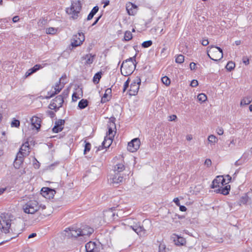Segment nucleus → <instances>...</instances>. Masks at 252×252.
Here are the masks:
<instances>
[{"label":"nucleus","mask_w":252,"mask_h":252,"mask_svg":"<svg viewBox=\"0 0 252 252\" xmlns=\"http://www.w3.org/2000/svg\"><path fill=\"white\" fill-rule=\"evenodd\" d=\"M136 55L124 61L121 67V72L123 75L127 76L131 75L136 67Z\"/></svg>","instance_id":"nucleus-1"},{"label":"nucleus","mask_w":252,"mask_h":252,"mask_svg":"<svg viewBox=\"0 0 252 252\" xmlns=\"http://www.w3.org/2000/svg\"><path fill=\"white\" fill-rule=\"evenodd\" d=\"M45 209V206L39 205L38 202L35 200H30L27 202L23 207L24 212L26 214H33L39 209Z\"/></svg>","instance_id":"nucleus-2"},{"label":"nucleus","mask_w":252,"mask_h":252,"mask_svg":"<svg viewBox=\"0 0 252 252\" xmlns=\"http://www.w3.org/2000/svg\"><path fill=\"white\" fill-rule=\"evenodd\" d=\"M81 7V3L79 0H72L70 7L66 9V12L71 15L72 19H76L78 17Z\"/></svg>","instance_id":"nucleus-3"},{"label":"nucleus","mask_w":252,"mask_h":252,"mask_svg":"<svg viewBox=\"0 0 252 252\" xmlns=\"http://www.w3.org/2000/svg\"><path fill=\"white\" fill-rule=\"evenodd\" d=\"M11 219L8 214H2L0 216V230L5 233L9 232L11 226Z\"/></svg>","instance_id":"nucleus-4"},{"label":"nucleus","mask_w":252,"mask_h":252,"mask_svg":"<svg viewBox=\"0 0 252 252\" xmlns=\"http://www.w3.org/2000/svg\"><path fill=\"white\" fill-rule=\"evenodd\" d=\"M210 47V53L213 56L212 60L218 61L223 57L222 50L218 47L211 46Z\"/></svg>","instance_id":"nucleus-5"},{"label":"nucleus","mask_w":252,"mask_h":252,"mask_svg":"<svg viewBox=\"0 0 252 252\" xmlns=\"http://www.w3.org/2000/svg\"><path fill=\"white\" fill-rule=\"evenodd\" d=\"M141 82L140 78L137 76L131 83L128 91L130 95H135L137 94L139 89V86L141 84Z\"/></svg>","instance_id":"nucleus-6"},{"label":"nucleus","mask_w":252,"mask_h":252,"mask_svg":"<svg viewBox=\"0 0 252 252\" xmlns=\"http://www.w3.org/2000/svg\"><path fill=\"white\" fill-rule=\"evenodd\" d=\"M64 235L68 238H76L80 237V228L77 227H69L64 230Z\"/></svg>","instance_id":"nucleus-7"},{"label":"nucleus","mask_w":252,"mask_h":252,"mask_svg":"<svg viewBox=\"0 0 252 252\" xmlns=\"http://www.w3.org/2000/svg\"><path fill=\"white\" fill-rule=\"evenodd\" d=\"M85 40V36L82 32H79L74 35L71 39V45L73 47H76L82 44Z\"/></svg>","instance_id":"nucleus-8"},{"label":"nucleus","mask_w":252,"mask_h":252,"mask_svg":"<svg viewBox=\"0 0 252 252\" xmlns=\"http://www.w3.org/2000/svg\"><path fill=\"white\" fill-rule=\"evenodd\" d=\"M66 75L63 76L60 79L58 83H57V84L55 85V87L54 88L55 89V92L54 93H52V94H50L48 96H46L45 97L46 99H49L52 97H53L55 94H58L59 93L61 90L63 89V88L64 87V85L66 83V82H63L61 83V80H63L64 79H66Z\"/></svg>","instance_id":"nucleus-9"},{"label":"nucleus","mask_w":252,"mask_h":252,"mask_svg":"<svg viewBox=\"0 0 252 252\" xmlns=\"http://www.w3.org/2000/svg\"><path fill=\"white\" fill-rule=\"evenodd\" d=\"M140 145L139 139L134 138L128 143L127 150L130 152H135L139 148Z\"/></svg>","instance_id":"nucleus-10"},{"label":"nucleus","mask_w":252,"mask_h":252,"mask_svg":"<svg viewBox=\"0 0 252 252\" xmlns=\"http://www.w3.org/2000/svg\"><path fill=\"white\" fill-rule=\"evenodd\" d=\"M56 191L54 189H51L49 188H43L41 189V194L46 198H53Z\"/></svg>","instance_id":"nucleus-11"},{"label":"nucleus","mask_w":252,"mask_h":252,"mask_svg":"<svg viewBox=\"0 0 252 252\" xmlns=\"http://www.w3.org/2000/svg\"><path fill=\"white\" fill-rule=\"evenodd\" d=\"M109 180L110 183L117 185L123 182L124 180V176L121 173H114L113 175H111L110 176Z\"/></svg>","instance_id":"nucleus-12"},{"label":"nucleus","mask_w":252,"mask_h":252,"mask_svg":"<svg viewBox=\"0 0 252 252\" xmlns=\"http://www.w3.org/2000/svg\"><path fill=\"white\" fill-rule=\"evenodd\" d=\"M86 252H99V248L97 247L95 243L90 241L85 245Z\"/></svg>","instance_id":"nucleus-13"},{"label":"nucleus","mask_w":252,"mask_h":252,"mask_svg":"<svg viewBox=\"0 0 252 252\" xmlns=\"http://www.w3.org/2000/svg\"><path fill=\"white\" fill-rule=\"evenodd\" d=\"M137 5L130 2H128L126 4V9L129 15H135L137 13Z\"/></svg>","instance_id":"nucleus-14"},{"label":"nucleus","mask_w":252,"mask_h":252,"mask_svg":"<svg viewBox=\"0 0 252 252\" xmlns=\"http://www.w3.org/2000/svg\"><path fill=\"white\" fill-rule=\"evenodd\" d=\"M130 227L140 236H143L146 234V230L144 228L143 226H141L139 224L130 225Z\"/></svg>","instance_id":"nucleus-15"},{"label":"nucleus","mask_w":252,"mask_h":252,"mask_svg":"<svg viewBox=\"0 0 252 252\" xmlns=\"http://www.w3.org/2000/svg\"><path fill=\"white\" fill-rule=\"evenodd\" d=\"M113 138L109 137L108 136H106L104 138V141L102 143V145L99 146L97 151L101 150L103 148H109L112 143Z\"/></svg>","instance_id":"nucleus-16"},{"label":"nucleus","mask_w":252,"mask_h":252,"mask_svg":"<svg viewBox=\"0 0 252 252\" xmlns=\"http://www.w3.org/2000/svg\"><path fill=\"white\" fill-rule=\"evenodd\" d=\"M65 121L63 120H59L55 122V125L52 128V130L55 133H58L61 131L63 128V125Z\"/></svg>","instance_id":"nucleus-17"},{"label":"nucleus","mask_w":252,"mask_h":252,"mask_svg":"<svg viewBox=\"0 0 252 252\" xmlns=\"http://www.w3.org/2000/svg\"><path fill=\"white\" fill-rule=\"evenodd\" d=\"M80 237L85 239L86 237L89 236L94 232V229L89 226H86L83 229H80Z\"/></svg>","instance_id":"nucleus-18"},{"label":"nucleus","mask_w":252,"mask_h":252,"mask_svg":"<svg viewBox=\"0 0 252 252\" xmlns=\"http://www.w3.org/2000/svg\"><path fill=\"white\" fill-rule=\"evenodd\" d=\"M108 131L107 133V135L109 137L113 138L114 137L116 131L114 129H116L115 124L114 122L110 121L108 124Z\"/></svg>","instance_id":"nucleus-19"},{"label":"nucleus","mask_w":252,"mask_h":252,"mask_svg":"<svg viewBox=\"0 0 252 252\" xmlns=\"http://www.w3.org/2000/svg\"><path fill=\"white\" fill-rule=\"evenodd\" d=\"M95 56L91 54H87L82 57V60L85 61L84 64L86 65H90L93 63Z\"/></svg>","instance_id":"nucleus-20"},{"label":"nucleus","mask_w":252,"mask_h":252,"mask_svg":"<svg viewBox=\"0 0 252 252\" xmlns=\"http://www.w3.org/2000/svg\"><path fill=\"white\" fill-rule=\"evenodd\" d=\"M172 239L176 245H184L186 243V240L182 237L174 234L172 236Z\"/></svg>","instance_id":"nucleus-21"},{"label":"nucleus","mask_w":252,"mask_h":252,"mask_svg":"<svg viewBox=\"0 0 252 252\" xmlns=\"http://www.w3.org/2000/svg\"><path fill=\"white\" fill-rule=\"evenodd\" d=\"M32 125L35 127L36 129H39L40 128L41 119L36 116L32 117L31 119Z\"/></svg>","instance_id":"nucleus-22"},{"label":"nucleus","mask_w":252,"mask_h":252,"mask_svg":"<svg viewBox=\"0 0 252 252\" xmlns=\"http://www.w3.org/2000/svg\"><path fill=\"white\" fill-rule=\"evenodd\" d=\"M223 180V176H217L216 179H215L212 183L211 188L212 189H215L217 187H220V182Z\"/></svg>","instance_id":"nucleus-23"},{"label":"nucleus","mask_w":252,"mask_h":252,"mask_svg":"<svg viewBox=\"0 0 252 252\" xmlns=\"http://www.w3.org/2000/svg\"><path fill=\"white\" fill-rule=\"evenodd\" d=\"M125 169V166L123 162L116 164L113 167L114 173H121Z\"/></svg>","instance_id":"nucleus-24"},{"label":"nucleus","mask_w":252,"mask_h":252,"mask_svg":"<svg viewBox=\"0 0 252 252\" xmlns=\"http://www.w3.org/2000/svg\"><path fill=\"white\" fill-rule=\"evenodd\" d=\"M52 101L56 104V105L58 106V108H60L62 107V104L64 102L63 97V95H59Z\"/></svg>","instance_id":"nucleus-25"},{"label":"nucleus","mask_w":252,"mask_h":252,"mask_svg":"<svg viewBox=\"0 0 252 252\" xmlns=\"http://www.w3.org/2000/svg\"><path fill=\"white\" fill-rule=\"evenodd\" d=\"M230 189V185L226 186L225 187H222V186H220V188H219L218 190V192L220 193L223 195H227L229 194V190Z\"/></svg>","instance_id":"nucleus-26"},{"label":"nucleus","mask_w":252,"mask_h":252,"mask_svg":"<svg viewBox=\"0 0 252 252\" xmlns=\"http://www.w3.org/2000/svg\"><path fill=\"white\" fill-rule=\"evenodd\" d=\"M20 150L25 153V155H29L30 153V146L28 142H26L22 145Z\"/></svg>","instance_id":"nucleus-27"},{"label":"nucleus","mask_w":252,"mask_h":252,"mask_svg":"<svg viewBox=\"0 0 252 252\" xmlns=\"http://www.w3.org/2000/svg\"><path fill=\"white\" fill-rule=\"evenodd\" d=\"M99 8L97 6H94L91 10L87 17V20H91L94 15L98 12Z\"/></svg>","instance_id":"nucleus-28"},{"label":"nucleus","mask_w":252,"mask_h":252,"mask_svg":"<svg viewBox=\"0 0 252 252\" xmlns=\"http://www.w3.org/2000/svg\"><path fill=\"white\" fill-rule=\"evenodd\" d=\"M252 100V99L251 96L245 97L241 100L240 105L243 106L248 105L251 102Z\"/></svg>","instance_id":"nucleus-29"},{"label":"nucleus","mask_w":252,"mask_h":252,"mask_svg":"<svg viewBox=\"0 0 252 252\" xmlns=\"http://www.w3.org/2000/svg\"><path fill=\"white\" fill-rule=\"evenodd\" d=\"M88 104V101L87 99H81L78 103V107L80 109H84L86 108Z\"/></svg>","instance_id":"nucleus-30"},{"label":"nucleus","mask_w":252,"mask_h":252,"mask_svg":"<svg viewBox=\"0 0 252 252\" xmlns=\"http://www.w3.org/2000/svg\"><path fill=\"white\" fill-rule=\"evenodd\" d=\"M208 140L210 143L214 145L218 141V138L214 135H210L208 137Z\"/></svg>","instance_id":"nucleus-31"},{"label":"nucleus","mask_w":252,"mask_h":252,"mask_svg":"<svg viewBox=\"0 0 252 252\" xmlns=\"http://www.w3.org/2000/svg\"><path fill=\"white\" fill-rule=\"evenodd\" d=\"M23 161L24 160H23L17 159V158H15L13 163L14 167L16 169H19L21 165L23 163Z\"/></svg>","instance_id":"nucleus-32"},{"label":"nucleus","mask_w":252,"mask_h":252,"mask_svg":"<svg viewBox=\"0 0 252 252\" xmlns=\"http://www.w3.org/2000/svg\"><path fill=\"white\" fill-rule=\"evenodd\" d=\"M23 161L24 160H23L17 159V158H15L13 163L14 167L16 169H19L21 165L23 163Z\"/></svg>","instance_id":"nucleus-33"},{"label":"nucleus","mask_w":252,"mask_h":252,"mask_svg":"<svg viewBox=\"0 0 252 252\" xmlns=\"http://www.w3.org/2000/svg\"><path fill=\"white\" fill-rule=\"evenodd\" d=\"M101 72H97L94 76L93 81L95 84H97L99 82V81L101 77Z\"/></svg>","instance_id":"nucleus-34"},{"label":"nucleus","mask_w":252,"mask_h":252,"mask_svg":"<svg viewBox=\"0 0 252 252\" xmlns=\"http://www.w3.org/2000/svg\"><path fill=\"white\" fill-rule=\"evenodd\" d=\"M132 38V34L130 31H126L125 33L124 39L126 41H129Z\"/></svg>","instance_id":"nucleus-35"},{"label":"nucleus","mask_w":252,"mask_h":252,"mask_svg":"<svg viewBox=\"0 0 252 252\" xmlns=\"http://www.w3.org/2000/svg\"><path fill=\"white\" fill-rule=\"evenodd\" d=\"M207 96L204 94H200L197 96L198 100L201 103L205 102L207 100Z\"/></svg>","instance_id":"nucleus-36"},{"label":"nucleus","mask_w":252,"mask_h":252,"mask_svg":"<svg viewBox=\"0 0 252 252\" xmlns=\"http://www.w3.org/2000/svg\"><path fill=\"white\" fill-rule=\"evenodd\" d=\"M184 56L183 55L180 54L177 56L175 61L177 63H182L184 61Z\"/></svg>","instance_id":"nucleus-37"},{"label":"nucleus","mask_w":252,"mask_h":252,"mask_svg":"<svg viewBox=\"0 0 252 252\" xmlns=\"http://www.w3.org/2000/svg\"><path fill=\"white\" fill-rule=\"evenodd\" d=\"M57 32V30L54 28L50 27L46 29V32L47 34H54Z\"/></svg>","instance_id":"nucleus-38"},{"label":"nucleus","mask_w":252,"mask_h":252,"mask_svg":"<svg viewBox=\"0 0 252 252\" xmlns=\"http://www.w3.org/2000/svg\"><path fill=\"white\" fill-rule=\"evenodd\" d=\"M235 66V64L233 62H229L227 63L225 67L228 70L231 71L234 68Z\"/></svg>","instance_id":"nucleus-39"},{"label":"nucleus","mask_w":252,"mask_h":252,"mask_svg":"<svg viewBox=\"0 0 252 252\" xmlns=\"http://www.w3.org/2000/svg\"><path fill=\"white\" fill-rule=\"evenodd\" d=\"M27 156L28 155H25V153L20 150L16 156V158L24 160V157Z\"/></svg>","instance_id":"nucleus-40"},{"label":"nucleus","mask_w":252,"mask_h":252,"mask_svg":"<svg viewBox=\"0 0 252 252\" xmlns=\"http://www.w3.org/2000/svg\"><path fill=\"white\" fill-rule=\"evenodd\" d=\"M85 149L84 150V154H86L87 152H89L90 151L91 148V145L89 142H87L85 141Z\"/></svg>","instance_id":"nucleus-41"},{"label":"nucleus","mask_w":252,"mask_h":252,"mask_svg":"<svg viewBox=\"0 0 252 252\" xmlns=\"http://www.w3.org/2000/svg\"><path fill=\"white\" fill-rule=\"evenodd\" d=\"M161 81L166 86H168L170 84V80L166 76L162 77Z\"/></svg>","instance_id":"nucleus-42"},{"label":"nucleus","mask_w":252,"mask_h":252,"mask_svg":"<svg viewBox=\"0 0 252 252\" xmlns=\"http://www.w3.org/2000/svg\"><path fill=\"white\" fill-rule=\"evenodd\" d=\"M152 41L151 40H147L144 41L142 44V46L144 48H148L152 45Z\"/></svg>","instance_id":"nucleus-43"},{"label":"nucleus","mask_w":252,"mask_h":252,"mask_svg":"<svg viewBox=\"0 0 252 252\" xmlns=\"http://www.w3.org/2000/svg\"><path fill=\"white\" fill-rule=\"evenodd\" d=\"M11 126L12 127H17L20 126V121L16 119H13L11 122Z\"/></svg>","instance_id":"nucleus-44"},{"label":"nucleus","mask_w":252,"mask_h":252,"mask_svg":"<svg viewBox=\"0 0 252 252\" xmlns=\"http://www.w3.org/2000/svg\"><path fill=\"white\" fill-rule=\"evenodd\" d=\"M129 80H130L129 78H128L127 80L125 82L124 86H123V93H124L126 90L127 88L128 87L129 84Z\"/></svg>","instance_id":"nucleus-45"},{"label":"nucleus","mask_w":252,"mask_h":252,"mask_svg":"<svg viewBox=\"0 0 252 252\" xmlns=\"http://www.w3.org/2000/svg\"><path fill=\"white\" fill-rule=\"evenodd\" d=\"M42 67H43V66L40 64H36L31 69H32L33 72L34 73V72H36L37 70H38L39 69L42 68Z\"/></svg>","instance_id":"nucleus-46"},{"label":"nucleus","mask_w":252,"mask_h":252,"mask_svg":"<svg viewBox=\"0 0 252 252\" xmlns=\"http://www.w3.org/2000/svg\"><path fill=\"white\" fill-rule=\"evenodd\" d=\"M49 108L50 109H55L56 108H58V106L56 105V104L55 103H54V102H53L52 101V102L50 104L49 106Z\"/></svg>","instance_id":"nucleus-47"},{"label":"nucleus","mask_w":252,"mask_h":252,"mask_svg":"<svg viewBox=\"0 0 252 252\" xmlns=\"http://www.w3.org/2000/svg\"><path fill=\"white\" fill-rule=\"evenodd\" d=\"M80 97L79 96L77 95V94L76 93H74L72 96V100L73 101H76L77 99H79Z\"/></svg>","instance_id":"nucleus-48"},{"label":"nucleus","mask_w":252,"mask_h":252,"mask_svg":"<svg viewBox=\"0 0 252 252\" xmlns=\"http://www.w3.org/2000/svg\"><path fill=\"white\" fill-rule=\"evenodd\" d=\"M205 165L207 166V167H209L212 164V161L210 159H206L204 162Z\"/></svg>","instance_id":"nucleus-49"},{"label":"nucleus","mask_w":252,"mask_h":252,"mask_svg":"<svg viewBox=\"0 0 252 252\" xmlns=\"http://www.w3.org/2000/svg\"><path fill=\"white\" fill-rule=\"evenodd\" d=\"M177 119V116L175 115H170L168 117V121H175Z\"/></svg>","instance_id":"nucleus-50"},{"label":"nucleus","mask_w":252,"mask_h":252,"mask_svg":"<svg viewBox=\"0 0 252 252\" xmlns=\"http://www.w3.org/2000/svg\"><path fill=\"white\" fill-rule=\"evenodd\" d=\"M198 81L196 80H193L190 83V86L192 87H195L198 85Z\"/></svg>","instance_id":"nucleus-51"},{"label":"nucleus","mask_w":252,"mask_h":252,"mask_svg":"<svg viewBox=\"0 0 252 252\" xmlns=\"http://www.w3.org/2000/svg\"><path fill=\"white\" fill-rule=\"evenodd\" d=\"M33 73L34 72H33L32 69L31 68H30L25 73V77H27L30 76L31 75H32Z\"/></svg>","instance_id":"nucleus-52"},{"label":"nucleus","mask_w":252,"mask_h":252,"mask_svg":"<svg viewBox=\"0 0 252 252\" xmlns=\"http://www.w3.org/2000/svg\"><path fill=\"white\" fill-rule=\"evenodd\" d=\"M61 95H63V99L64 98H66L68 95V90H64Z\"/></svg>","instance_id":"nucleus-53"},{"label":"nucleus","mask_w":252,"mask_h":252,"mask_svg":"<svg viewBox=\"0 0 252 252\" xmlns=\"http://www.w3.org/2000/svg\"><path fill=\"white\" fill-rule=\"evenodd\" d=\"M217 132L219 135H221L223 133V130L222 128H218L217 129Z\"/></svg>","instance_id":"nucleus-54"},{"label":"nucleus","mask_w":252,"mask_h":252,"mask_svg":"<svg viewBox=\"0 0 252 252\" xmlns=\"http://www.w3.org/2000/svg\"><path fill=\"white\" fill-rule=\"evenodd\" d=\"M165 246L164 245L160 244L159 246V252H164Z\"/></svg>","instance_id":"nucleus-55"},{"label":"nucleus","mask_w":252,"mask_h":252,"mask_svg":"<svg viewBox=\"0 0 252 252\" xmlns=\"http://www.w3.org/2000/svg\"><path fill=\"white\" fill-rule=\"evenodd\" d=\"M196 63H191L189 64L190 68L191 70H194L196 67Z\"/></svg>","instance_id":"nucleus-56"},{"label":"nucleus","mask_w":252,"mask_h":252,"mask_svg":"<svg viewBox=\"0 0 252 252\" xmlns=\"http://www.w3.org/2000/svg\"><path fill=\"white\" fill-rule=\"evenodd\" d=\"M173 202L176 204L177 206H180V201L178 198L176 197L173 199Z\"/></svg>","instance_id":"nucleus-57"},{"label":"nucleus","mask_w":252,"mask_h":252,"mask_svg":"<svg viewBox=\"0 0 252 252\" xmlns=\"http://www.w3.org/2000/svg\"><path fill=\"white\" fill-rule=\"evenodd\" d=\"M201 44L203 46H207L209 44L208 39H203L201 42Z\"/></svg>","instance_id":"nucleus-58"},{"label":"nucleus","mask_w":252,"mask_h":252,"mask_svg":"<svg viewBox=\"0 0 252 252\" xmlns=\"http://www.w3.org/2000/svg\"><path fill=\"white\" fill-rule=\"evenodd\" d=\"M47 113L51 118H53L55 115L54 112L51 111H48L47 112Z\"/></svg>","instance_id":"nucleus-59"},{"label":"nucleus","mask_w":252,"mask_h":252,"mask_svg":"<svg viewBox=\"0 0 252 252\" xmlns=\"http://www.w3.org/2000/svg\"><path fill=\"white\" fill-rule=\"evenodd\" d=\"M207 55L212 60L213 56H212V55L210 53V47H208Z\"/></svg>","instance_id":"nucleus-60"},{"label":"nucleus","mask_w":252,"mask_h":252,"mask_svg":"<svg viewBox=\"0 0 252 252\" xmlns=\"http://www.w3.org/2000/svg\"><path fill=\"white\" fill-rule=\"evenodd\" d=\"M180 207V210L182 212H185L187 210V208L185 206H182V205H180L179 206Z\"/></svg>","instance_id":"nucleus-61"},{"label":"nucleus","mask_w":252,"mask_h":252,"mask_svg":"<svg viewBox=\"0 0 252 252\" xmlns=\"http://www.w3.org/2000/svg\"><path fill=\"white\" fill-rule=\"evenodd\" d=\"M19 20V18L18 16H14L12 19V21L14 23L17 22Z\"/></svg>","instance_id":"nucleus-62"},{"label":"nucleus","mask_w":252,"mask_h":252,"mask_svg":"<svg viewBox=\"0 0 252 252\" xmlns=\"http://www.w3.org/2000/svg\"><path fill=\"white\" fill-rule=\"evenodd\" d=\"M186 139L188 141H190L191 140H192V135H191V134H188L186 136Z\"/></svg>","instance_id":"nucleus-63"},{"label":"nucleus","mask_w":252,"mask_h":252,"mask_svg":"<svg viewBox=\"0 0 252 252\" xmlns=\"http://www.w3.org/2000/svg\"><path fill=\"white\" fill-rule=\"evenodd\" d=\"M225 180H227L228 181V183H229V182H230V181L231 180V177L230 176H229V175H226L225 176Z\"/></svg>","instance_id":"nucleus-64"}]
</instances>
